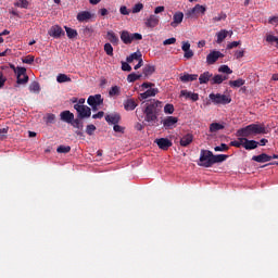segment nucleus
Here are the masks:
<instances>
[{
	"instance_id": "1",
	"label": "nucleus",
	"mask_w": 278,
	"mask_h": 278,
	"mask_svg": "<svg viewBox=\"0 0 278 278\" xmlns=\"http://www.w3.org/2000/svg\"><path fill=\"white\" fill-rule=\"evenodd\" d=\"M163 102L156 99H152L146 103L143 109V115H146V122L150 125H155L162 111Z\"/></svg>"
},
{
	"instance_id": "2",
	"label": "nucleus",
	"mask_w": 278,
	"mask_h": 278,
	"mask_svg": "<svg viewBox=\"0 0 278 278\" xmlns=\"http://www.w3.org/2000/svg\"><path fill=\"white\" fill-rule=\"evenodd\" d=\"M227 157V154L215 155L211 150H201L200 163H198V165L211 168L214 164L226 161Z\"/></svg>"
},
{
	"instance_id": "3",
	"label": "nucleus",
	"mask_w": 278,
	"mask_h": 278,
	"mask_svg": "<svg viewBox=\"0 0 278 278\" xmlns=\"http://www.w3.org/2000/svg\"><path fill=\"white\" fill-rule=\"evenodd\" d=\"M267 134V128L264 124H251L244 127V137L257 136Z\"/></svg>"
},
{
	"instance_id": "4",
	"label": "nucleus",
	"mask_w": 278,
	"mask_h": 278,
	"mask_svg": "<svg viewBox=\"0 0 278 278\" xmlns=\"http://www.w3.org/2000/svg\"><path fill=\"white\" fill-rule=\"evenodd\" d=\"M74 108L78 113L79 119L89 118L91 116V109L88 105L75 104Z\"/></svg>"
},
{
	"instance_id": "5",
	"label": "nucleus",
	"mask_w": 278,
	"mask_h": 278,
	"mask_svg": "<svg viewBox=\"0 0 278 278\" xmlns=\"http://www.w3.org/2000/svg\"><path fill=\"white\" fill-rule=\"evenodd\" d=\"M15 73L17 74V84L18 85H25L29 81V76L27 75V68L17 66L15 70Z\"/></svg>"
},
{
	"instance_id": "6",
	"label": "nucleus",
	"mask_w": 278,
	"mask_h": 278,
	"mask_svg": "<svg viewBox=\"0 0 278 278\" xmlns=\"http://www.w3.org/2000/svg\"><path fill=\"white\" fill-rule=\"evenodd\" d=\"M206 11L205 7L195 4L193 9L187 11V18H198L200 14H204Z\"/></svg>"
},
{
	"instance_id": "7",
	"label": "nucleus",
	"mask_w": 278,
	"mask_h": 278,
	"mask_svg": "<svg viewBox=\"0 0 278 278\" xmlns=\"http://www.w3.org/2000/svg\"><path fill=\"white\" fill-rule=\"evenodd\" d=\"M208 98L211 99V101L214 103V104H223V105H227L231 102V99L228 98L227 96H224V94H215V93H211L208 96Z\"/></svg>"
},
{
	"instance_id": "8",
	"label": "nucleus",
	"mask_w": 278,
	"mask_h": 278,
	"mask_svg": "<svg viewBox=\"0 0 278 278\" xmlns=\"http://www.w3.org/2000/svg\"><path fill=\"white\" fill-rule=\"evenodd\" d=\"M104 100L101 94L90 96L87 98V104L91 108H99L103 104Z\"/></svg>"
},
{
	"instance_id": "9",
	"label": "nucleus",
	"mask_w": 278,
	"mask_h": 278,
	"mask_svg": "<svg viewBox=\"0 0 278 278\" xmlns=\"http://www.w3.org/2000/svg\"><path fill=\"white\" fill-rule=\"evenodd\" d=\"M219 58H224V54L220 51L213 50L206 56V63L213 65L217 62Z\"/></svg>"
},
{
	"instance_id": "10",
	"label": "nucleus",
	"mask_w": 278,
	"mask_h": 278,
	"mask_svg": "<svg viewBox=\"0 0 278 278\" xmlns=\"http://www.w3.org/2000/svg\"><path fill=\"white\" fill-rule=\"evenodd\" d=\"M154 142L157 144L159 149L163 151H167L168 148L173 147V141H170L167 138H159V139H155Z\"/></svg>"
},
{
	"instance_id": "11",
	"label": "nucleus",
	"mask_w": 278,
	"mask_h": 278,
	"mask_svg": "<svg viewBox=\"0 0 278 278\" xmlns=\"http://www.w3.org/2000/svg\"><path fill=\"white\" fill-rule=\"evenodd\" d=\"M48 35L52 38H61L62 36H65V31L62 30V27L55 25L49 28Z\"/></svg>"
},
{
	"instance_id": "12",
	"label": "nucleus",
	"mask_w": 278,
	"mask_h": 278,
	"mask_svg": "<svg viewBox=\"0 0 278 278\" xmlns=\"http://www.w3.org/2000/svg\"><path fill=\"white\" fill-rule=\"evenodd\" d=\"M177 123H178V117L177 116H167L163 121V125H164L166 130H169V129H173L174 127H176Z\"/></svg>"
},
{
	"instance_id": "13",
	"label": "nucleus",
	"mask_w": 278,
	"mask_h": 278,
	"mask_svg": "<svg viewBox=\"0 0 278 278\" xmlns=\"http://www.w3.org/2000/svg\"><path fill=\"white\" fill-rule=\"evenodd\" d=\"M92 17L90 11H80L76 16L78 23H89Z\"/></svg>"
},
{
	"instance_id": "14",
	"label": "nucleus",
	"mask_w": 278,
	"mask_h": 278,
	"mask_svg": "<svg viewBox=\"0 0 278 278\" xmlns=\"http://www.w3.org/2000/svg\"><path fill=\"white\" fill-rule=\"evenodd\" d=\"M160 24V17L155 14H151L147 20H146V26L148 28H155Z\"/></svg>"
},
{
	"instance_id": "15",
	"label": "nucleus",
	"mask_w": 278,
	"mask_h": 278,
	"mask_svg": "<svg viewBox=\"0 0 278 278\" xmlns=\"http://www.w3.org/2000/svg\"><path fill=\"white\" fill-rule=\"evenodd\" d=\"M160 92L159 88H150L146 92L140 93L138 99L140 101L147 100L148 98L155 97Z\"/></svg>"
},
{
	"instance_id": "16",
	"label": "nucleus",
	"mask_w": 278,
	"mask_h": 278,
	"mask_svg": "<svg viewBox=\"0 0 278 278\" xmlns=\"http://www.w3.org/2000/svg\"><path fill=\"white\" fill-rule=\"evenodd\" d=\"M104 119L109 125H118L122 119V116L118 113H114L105 115Z\"/></svg>"
},
{
	"instance_id": "17",
	"label": "nucleus",
	"mask_w": 278,
	"mask_h": 278,
	"mask_svg": "<svg viewBox=\"0 0 278 278\" xmlns=\"http://www.w3.org/2000/svg\"><path fill=\"white\" fill-rule=\"evenodd\" d=\"M198 78H199V75H197V74H188L186 72L180 74V83H182V84L195 81V80H198Z\"/></svg>"
},
{
	"instance_id": "18",
	"label": "nucleus",
	"mask_w": 278,
	"mask_h": 278,
	"mask_svg": "<svg viewBox=\"0 0 278 278\" xmlns=\"http://www.w3.org/2000/svg\"><path fill=\"white\" fill-rule=\"evenodd\" d=\"M182 51L185 52L184 58L190 60L194 56V52L190 49V43L188 41H182Z\"/></svg>"
},
{
	"instance_id": "19",
	"label": "nucleus",
	"mask_w": 278,
	"mask_h": 278,
	"mask_svg": "<svg viewBox=\"0 0 278 278\" xmlns=\"http://www.w3.org/2000/svg\"><path fill=\"white\" fill-rule=\"evenodd\" d=\"M123 106L126 111H134L138 108V102H136L134 98H128L127 100H124Z\"/></svg>"
},
{
	"instance_id": "20",
	"label": "nucleus",
	"mask_w": 278,
	"mask_h": 278,
	"mask_svg": "<svg viewBox=\"0 0 278 278\" xmlns=\"http://www.w3.org/2000/svg\"><path fill=\"white\" fill-rule=\"evenodd\" d=\"M182 21H184V13H181V11H177L173 15V22L170 23V26L173 28H176V27H178L179 24L182 23Z\"/></svg>"
},
{
	"instance_id": "21",
	"label": "nucleus",
	"mask_w": 278,
	"mask_h": 278,
	"mask_svg": "<svg viewBox=\"0 0 278 278\" xmlns=\"http://www.w3.org/2000/svg\"><path fill=\"white\" fill-rule=\"evenodd\" d=\"M106 40H109L113 46H118L121 40L119 37L113 31H106Z\"/></svg>"
},
{
	"instance_id": "22",
	"label": "nucleus",
	"mask_w": 278,
	"mask_h": 278,
	"mask_svg": "<svg viewBox=\"0 0 278 278\" xmlns=\"http://www.w3.org/2000/svg\"><path fill=\"white\" fill-rule=\"evenodd\" d=\"M194 140L193 134H186L184 137L180 138V147H188Z\"/></svg>"
},
{
	"instance_id": "23",
	"label": "nucleus",
	"mask_w": 278,
	"mask_h": 278,
	"mask_svg": "<svg viewBox=\"0 0 278 278\" xmlns=\"http://www.w3.org/2000/svg\"><path fill=\"white\" fill-rule=\"evenodd\" d=\"M252 160L257 163H266L271 161V155H268L267 153H262L260 155L252 156Z\"/></svg>"
},
{
	"instance_id": "24",
	"label": "nucleus",
	"mask_w": 278,
	"mask_h": 278,
	"mask_svg": "<svg viewBox=\"0 0 278 278\" xmlns=\"http://www.w3.org/2000/svg\"><path fill=\"white\" fill-rule=\"evenodd\" d=\"M61 121L66 123V124H70L74 121V114L71 113L70 111H63L61 114Z\"/></svg>"
},
{
	"instance_id": "25",
	"label": "nucleus",
	"mask_w": 278,
	"mask_h": 278,
	"mask_svg": "<svg viewBox=\"0 0 278 278\" xmlns=\"http://www.w3.org/2000/svg\"><path fill=\"white\" fill-rule=\"evenodd\" d=\"M180 96L186 97V99H190L193 102H197L199 100V94L198 93H193L187 90H182L180 91Z\"/></svg>"
},
{
	"instance_id": "26",
	"label": "nucleus",
	"mask_w": 278,
	"mask_h": 278,
	"mask_svg": "<svg viewBox=\"0 0 278 278\" xmlns=\"http://www.w3.org/2000/svg\"><path fill=\"white\" fill-rule=\"evenodd\" d=\"M258 147V142L255 140L244 139V149L248 151L254 150Z\"/></svg>"
},
{
	"instance_id": "27",
	"label": "nucleus",
	"mask_w": 278,
	"mask_h": 278,
	"mask_svg": "<svg viewBox=\"0 0 278 278\" xmlns=\"http://www.w3.org/2000/svg\"><path fill=\"white\" fill-rule=\"evenodd\" d=\"M155 71H156V67L154 65L147 64L146 66H143V77L148 78L153 73H155Z\"/></svg>"
},
{
	"instance_id": "28",
	"label": "nucleus",
	"mask_w": 278,
	"mask_h": 278,
	"mask_svg": "<svg viewBox=\"0 0 278 278\" xmlns=\"http://www.w3.org/2000/svg\"><path fill=\"white\" fill-rule=\"evenodd\" d=\"M213 77V74H211L210 72H204L203 74H201L199 80H200V85H205L207 84Z\"/></svg>"
},
{
	"instance_id": "29",
	"label": "nucleus",
	"mask_w": 278,
	"mask_h": 278,
	"mask_svg": "<svg viewBox=\"0 0 278 278\" xmlns=\"http://www.w3.org/2000/svg\"><path fill=\"white\" fill-rule=\"evenodd\" d=\"M119 36L124 45H130V33L128 30H122Z\"/></svg>"
},
{
	"instance_id": "30",
	"label": "nucleus",
	"mask_w": 278,
	"mask_h": 278,
	"mask_svg": "<svg viewBox=\"0 0 278 278\" xmlns=\"http://www.w3.org/2000/svg\"><path fill=\"white\" fill-rule=\"evenodd\" d=\"M66 36L70 40H73L74 38H76L78 36L77 30H75V28H70L67 26H64Z\"/></svg>"
},
{
	"instance_id": "31",
	"label": "nucleus",
	"mask_w": 278,
	"mask_h": 278,
	"mask_svg": "<svg viewBox=\"0 0 278 278\" xmlns=\"http://www.w3.org/2000/svg\"><path fill=\"white\" fill-rule=\"evenodd\" d=\"M134 60L140 62V60H142V53L140 51H137L127 56L128 63H131Z\"/></svg>"
},
{
	"instance_id": "32",
	"label": "nucleus",
	"mask_w": 278,
	"mask_h": 278,
	"mask_svg": "<svg viewBox=\"0 0 278 278\" xmlns=\"http://www.w3.org/2000/svg\"><path fill=\"white\" fill-rule=\"evenodd\" d=\"M225 80H227V76L215 75L211 80V85H220Z\"/></svg>"
},
{
	"instance_id": "33",
	"label": "nucleus",
	"mask_w": 278,
	"mask_h": 278,
	"mask_svg": "<svg viewBox=\"0 0 278 278\" xmlns=\"http://www.w3.org/2000/svg\"><path fill=\"white\" fill-rule=\"evenodd\" d=\"M225 126L223 124H219V123H212L210 125V132L214 134V132H217L222 129H224Z\"/></svg>"
},
{
	"instance_id": "34",
	"label": "nucleus",
	"mask_w": 278,
	"mask_h": 278,
	"mask_svg": "<svg viewBox=\"0 0 278 278\" xmlns=\"http://www.w3.org/2000/svg\"><path fill=\"white\" fill-rule=\"evenodd\" d=\"M56 81L59 84H65V83H71L72 79L66 74H59L56 77Z\"/></svg>"
},
{
	"instance_id": "35",
	"label": "nucleus",
	"mask_w": 278,
	"mask_h": 278,
	"mask_svg": "<svg viewBox=\"0 0 278 278\" xmlns=\"http://www.w3.org/2000/svg\"><path fill=\"white\" fill-rule=\"evenodd\" d=\"M142 35L140 33H129V45L132 42V41H139V40H142Z\"/></svg>"
},
{
	"instance_id": "36",
	"label": "nucleus",
	"mask_w": 278,
	"mask_h": 278,
	"mask_svg": "<svg viewBox=\"0 0 278 278\" xmlns=\"http://www.w3.org/2000/svg\"><path fill=\"white\" fill-rule=\"evenodd\" d=\"M109 94H110L111 98L121 96V87L119 86H113L110 89Z\"/></svg>"
},
{
	"instance_id": "37",
	"label": "nucleus",
	"mask_w": 278,
	"mask_h": 278,
	"mask_svg": "<svg viewBox=\"0 0 278 278\" xmlns=\"http://www.w3.org/2000/svg\"><path fill=\"white\" fill-rule=\"evenodd\" d=\"M68 125H71V126H73L75 128H78V129H84V123L79 118H74L72 121V123H70Z\"/></svg>"
},
{
	"instance_id": "38",
	"label": "nucleus",
	"mask_w": 278,
	"mask_h": 278,
	"mask_svg": "<svg viewBox=\"0 0 278 278\" xmlns=\"http://www.w3.org/2000/svg\"><path fill=\"white\" fill-rule=\"evenodd\" d=\"M228 34H229L228 30H220V31H218L217 33V42L222 43L225 40V38H227Z\"/></svg>"
},
{
	"instance_id": "39",
	"label": "nucleus",
	"mask_w": 278,
	"mask_h": 278,
	"mask_svg": "<svg viewBox=\"0 0 278 278\" xmlns=\"http://www.w3.org/2000/svg\"><path fill=\"white\" fill-rule=\"evenodd\" d=\"M142 76V74L131 73L128 75L127 80L128 83H136V80H139Z\"/></svg>"
},
{
	"instance_id": "40",
	"label": "nucleus",
	"mask_w": 278,
	"mask_h": 278,
	"mask_svg": "<svg viewBox=\"0 0 278 278\" xmlns=\"http://www.w3.org/2000/svg\"><path fill=\"white\" fill-rule=\"evenodd\" d=\"M143 8H144L143 3L138 2V3H136V4L132 7L131 13H132V14H138V13H140V12L143 10Z\"/></svg>"
},
{
	"instance_id": "41",
	"label": "nucleus",
	"mask_w": 278,
	"mask_h": 278,
	"mask_svg": "<svg viewBox=\"0 0 278 278\" xmlns=\"http://www.w3.org/2000/svg\"><path fill=\"white\" fill-rule=\"evenodd\" d=\"M56 152L60 154H67L71 152V147L70 146H60L58 148Z\"/></svg>"
},
{
	"instance_id": "42",
	"label": "nucleus",
	"mask_w": 278,
	"mask_h": 278,
	"mask_svg": "<svg viewBox=\"0 0 278 278\" xmlns=\"http://www.w3.org/2000/svg\"><path fill=\"white\" fill-rule=\"evenodd\" d=\"M229 86L231 88H240L243 86V80L242 79H238V80H229Z\"/></svg>"
},
{
	"instance_id": "43",
	"label": "nucleus",
	"mask_w": 278,
	"mask_h": 278,
	"mask_svg": "<svg viewBox=\"0 0 278 278\" xmlns=\"http://www.w3.org/2000/svg\"><path fill=\"white\" fill-rule=\"evenodd\" d=\"M103 50H104V52H105L106 55H110V56L113 55V47H112L111 43H105V45L103 46Z\"/></svg>"
},
{
	"instance_id": "44",
	"label": "nucleus",
	"mask_w": 278,
	"mask_h": 278,
	"mask_svg": "<svg viewBox=\"0 0 278 278\" xmlns=\"http://www.w3.org/2000/svg\"><path fill=\"white\" fill-rule=\"evenodd\" d=\"M243 137L239 138V141L235 140V141H230L229 146L230 147H235V148H240L241 146L243 147Z\"/></svg>"
},
{
	"instance_id": "45",
	"label": "nucleus",
	"mask_w": 278,
	"mask_h": 278,
	"mask_svg": "<svg viewBox=\"0 0 278 278\" xmlns=\"http://www.w3.org/2000/svg\"><path fill=\"white\" fill-rule=\"evenodd\" d=\"M15 5H17L22 9H28L29 1L28 0H18L17 2H15Z\"/></svg>"
},
{
	"instance_id": "46",
	"label": "nucleus",
	"mask_w": 278,
	"mask_h": 278,
	"mask_svg": "<svg viewBox=\"0 0 278 278\" xmlns=\"http://www.w3.org/2000/svg\"><path fill=\"white\" fill-rule=\"evenodd\" d=\"M214 151L215 152H226V151H229V146L225 144V143H222L219 147H215Z\"/></svg>"
},
{
	"instance_id": "47",
	"label": "nucleus",
	"mask_w": 278,
	"mask_h": 278,
	"mask_svg": "<svg viewBox=\"0 0 278 278\" xmlns=\"http://www.w3.org/2000/svg\"><path fill=\"white\" fill-rule=\"evenodd\" d=\"M225 20H227V14L220 13L219 15L213 17V23H219L220 21Z\"/></svg>"
},
{
	"instance_id": "48",
	"label": "nucleus",
	"mask_w": 278,
	"mask_h": 278,
	"mask_svg": "<svg viewBox=\"0 0 278 278\" xmlns=\"http://www.w3.org/2000/svg\"><path fill=\"white\" fill-rule=\"evenodd\" d=\"M164 112H165L166 114H174V112H175V106H174V104L167 103V104L165 105V108H164Z\"/></svg>"
},
{
	"instance_id": "49",
	"label": "nucleus",
	"mask_w": 278,
	"mask_h": 278,
	"mask_svg": "<svg viewBox=\"0 0 278 278\" xmlns=\"http://www.w3.org/2000/svg\"><path fill=\"white\" fill-rule=\"evenodd\" d=\"M92 34H93V28H91V27H86V28L83 29V35L86 38L92 37Z\"/></svg>"
},
{
	"instance_id": "50",
	"label": "nucleus",
	"mask_w": 278,
	"mask_h": 278,
	"mask_svg": "<svg viewBox=\"0 0 278 278\" xmlns=\"http://www.w3.org/2000/svg\"><path fill=\"white\" fill-rule=\"evenodd\" d=\"M218 71L219 73L232 74V70L226 64L222 65Z\"/></svg>"
},
{
	"instance_id": "51",
	"label": "nucleus",
	"mask_w": 278,
	"mask_h": 278,
	"mask_svg": "<svg viewBox=\"0 0 278 278\" xmlns=\"http://www.w3.org/2000/svg\"><path fill=\"white\" fill-rule=\"evenodd\" d=\"M96 126L93 124L87 125L86 127V134L89 136H92L93 132L96 131Z\"/></svg>"
},
{
	"instance_id": "52",
	"label": "nucleus",
	"mask_w": 278,
	"mask_h": 278,
	"mask_svg": "<svg viewBox=\"0 0 278 278\" xmlns=\"http://www.w3.org/2000/svg\"><path fill=\"white\" fill-rule=\"evenodd\" d=\"M8 81V77L3 75V72L0 71V90L4 87Z\"/></svg>"
},
{
	"instance_id": "53",
	"label": "nucleus",
	"mask_w": 278,
	"mask_h": 278,
	"mask_svg": "<svg viewBox=\"0 0 278 278\" xmlns=\"http://www.w3.org/2000/svg\"><path fill=\"white\" fill-rule=\"evenodd\" d=\"M29 90L35 91V92H39L40 86H39L38 81H33L29 86Z\"/></svg>"
},
{
	"instance_id": "54",
	"label": "nucleus",
	"mask_w": 278,
	"mask_h": 278,
	"mask_svg": "<svg viewBox=\"0 0 278 278\" xmlns=\"http://www.w3.org/2000/svg\"><path fill=\"white\" fill-rule=\"evenodd\" d=\"M122 71L130 73L131 72V66L128 62H122Z\"/></svg>"
},
{
	"instance_id": "55",
	"label": "nucleus",
	"mask_w": 278,
	"mask_h": 278,
	"mask_svg": "<svg viewBox=\"0 0 278 278\" xmlns=\"http://www.w3.org/2000/svg\"><path fill=\"white\" fill-rule=\"evenodd\" d=\"M8 132H9V127L0 128V140H4L7 138Z\"/></svg>"
},
{
	"instance_id": "56",
	"label": "nucleus",
	"mask_w": 278,
	"mask_h": 278,
	"mask_svg": "<svg viewBox=\"0 0 278 278\" xmlns=\"http://www.w3.org/2000/svg\"><path fill=\"white\" fill-rule=\"evenodd\" d=\"M266 41L269 43L278 42V37L268 34V35H266Z\"/></svg>"
},
{
	"instance_id": "57",
	"label": "nucleus",
	"mask_w": 278,
	"mask_h": 278,
	"mask_svg": "<svg viewBox=\"0 0 278 278\" xmlns=\"http://www.w3.org/2000/svg\"><path fill=\"white\" fill-rule=\"evenodd\" d=\"M119 13H121L122 15H124V16H128V15L130 14V11H128L127 7L122 5V7L119 8Z\"/></svg>"
},
{
	"instance_id": "58",
	"label": "nucleus",
	"mask_w": 278,
	"mask_h": 278,
	"mask_svg": "<svg viewBox=\"0 0 278 278\" xmlns=\"http://www.w3.org/2000/svg\"><path fill=\"white\" fill-rule=\"evenodd\" d=\"M35 61L34 55H27L25 59H23V63L25 64H33Z\"/></svg>"
},
{
	"instance_id": "59",
	"label": "nucleus",
	"mask_w": 278,
	"mask_h": 278,
	"mask_svg": "<svg viewBox=\"0 0 278 278\" xmlns=\"http://www.w3.org/2000/svg\"><path fill=\"white\" fill-rule=\"evenodd\" d=\"M152 87H155V84L150 83V81H143V84H141V88H143V89H149Z\"/></svg>"
},
{
	"instance_id": "60",
	"label": "nucleus",
	"mask_w": 278,
	"mask_h": 278,
	"mask_svg": "<svg viewBox=\"0 0 278 278\" xmlns=\"http://www.w3.org/2000/svg\"><path fill=\"white\" fill-rule=\"evenodd\" d=\"M268 23H269L270 25H277V24H278V15L270 16V17L268 18Z\"/></svg>"
},
{
	"instance_id": "61",
	"label": "nucleus",
	"mask_w": 278,
	"mask_h": 278,
	"mask_svg": "<svg viewBox=\"0 0 278 278\" xmlns=\"http://www.w3.org/2000/svg\"><path fill=\"white\" fill-rule=\"evenodd\" d=\"M176 41H177V39H176L175 37H173V38L166 39V40L163 42V45H164V46H169V45L176 43Z\"/></svg>"
},
{
	"instance_id": "62",
	"label": "nucleus",
	"mask_w": 278,
	"mask_h": 278,
	"mask_svg": "<svg viewBox=\"0 0 278 278\" xmlns=\"http://www.w3.org/2000/svg\"><path fill=\"white\" fill-rule=\"evenodd\" d=\"M239 45H241L240 41H232L231 43H229V45L227 46V49H228V50L235 49V48H237Z\"/></svg>"
},
{
	"instance_id": "63",
	"label": "nucleus",
	"mask_w": 278,
	"mask_h": 278,
	"mask_svg": "<svg viewBox=\"0 0 278 278\" xmlns=\"http://www.w3.org/2000/svg\"><path fill=\"white\" fill-rule=\"evenodd\" d=\"M104 117V112L100 111L97 114L92 115L93 119H102Z\"/></svg>"
},
{
	"instance_id": "64",
	"label": "nucleus",
	"mask_w": 278,
	"mask_h": 278,
	"mask_svg": "<svg viewBox=\"0 0 278 278\" xmlns=\"http://www.w3.org/2000/svg\"><path fill=\"white\" fill-rule=\"evenodd\" d=\"M114 131L115 132H124V128L122 126H119L118 124H114V127H113Z\"/></svg>"
}]
</instances>
